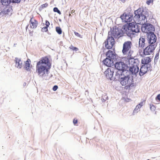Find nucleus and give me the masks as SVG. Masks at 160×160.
Segmentation results:
<instances>
[{"instance_id": "39", "label": "nucleus", "mask_w": 160, "mask_h": 160, "mask_svg": "<svg viewBox=\"0 0 160 160\" xmlns=\"http://www.w3.org/2000/svg\"><path fill=\"white\" fill-rule=\"evenodd\" d=\"M58 88V87L57 85H54L52 88V90L53 91H56L57 90Z\"/></svg>"}, {"instance_id": "11", "label": "nucleus", "mask_w": 160, "mask_h": 160, "mask_svg": "<svg viewBox=\"0 0 160 160\" xmlns=\"http://www.w3.org/2000/svg\"><path fill=\"white\" fill-rule=\"evenodd\" d=\"M147 37L148 44H155V43L156 42L157 37L154 32L147 34Z\"/></svg>"}, {"instance_id": "37", "label": "nucleus", "mask_w": 160, "mask_h": 160, "mask_svg": "<svg viewBox=\"0 0 160 160\" xmlns=\"http://www.w3.org/2000/svg\"><path fill=\"white\" fill-rule=\"evenodd\" d=\"M153 1V0H148L146 2V3L149 5L151 3H152Z\"/></svg>"}, {"instance_id": "6", "label": "nucleus", "mask_w": 160, "mask_h": 160, "mask_svg": "<svg viewBox=\"0 0 160 160\" xmlns=\"http://www.w3.org/2000/svg\"><path fill=\"white\" fill-rule=\"evenodd\" d=\"M128 66V69H127L125 72L129 76L133 77L132 75H135L136 76L137 73L139 71V68L138 66H137L135 65H130Z\"/></svg>"}, {"instance_id": "16", "label": "nucleus", "mask_w": 160, "mask_h": 160, "mask_svg": "<svg viewBox=\"0 0 160 160\" xmlns=\"http://www.w3.org/2000/svg\"><path fill=\"white\" fill-rule=\"evenodd\" d=\"M102 62L105 65L108 67H111L114 65V61L112 60L107 58L103 60Z\"/></svg>"}, {"instance_id": "17", "label": "nucleus", "mask_w": 160, "mask_h": 160, "mask_svg": "<svg viewBox=\"0 0 160 160\" xmlns=\"http://www.w3.org/2000/svg\"><path fill=\"white\" fill-rule=\"evenodd\" d=\"M145 41L146 40L144 37L143 36L141 37L139 39V47L141 48H143L145 46H146L148 45L146 43H145Z\"/></svg>"}, {"instance_id": "8", "label": "nucleus", "mask_w": 160, "mask_h": 160, "mask_svg": "<svg viewBox=\"0 0 160 160\" xmlns=\"http://www.w3.org/2000/svg\"><path fill=\"white\" fill-rule=\"evenodd\" d=\"M123 31L122 27L121 29H119L118 28L115 27L113 28L111 32V33L115 38H119L122 36L124 34H126V33Z\"/></svg>"}, {"instance_id": "38", "label": "nucleus", "mask_w": 160, "mask_h": 160, "mask_svg": "<svg viewBox=\"0 0 160 160\" xmlns=\"http://www.w3.org/2000/svg\"><path fill=\"white\" fill-rule=\"evenodd\" d=\"M159 52L158 53H157L155 56V58H154V61H156V60H158L159 58Z\"/></svg>"}, {"instance_id": "31", "label": "nucleus", "mask_w": 160, "mask_h": 160, "mask_svg": "<svg viewBox=\"0 0 160 160\" xmlns=\"http://www.w3.org/2000/svg\"><path fill=\"white\" fill-rule=\"evenodd\" d=\"M53 11L54 12H57L59 14H61V12L57 7H55L53 9Z\"/></svg>"}, {"instance_id": "36", "label": "nucleus", "mask_w": 160, "mask_h": 160, "mask_svg": "<svg viewBox=\"0 0 160 160\" xmlns=\"http://www.w3.org/2000/svg\"><path fill=\"white\" fill-rule=\"evenodd\" d=\"M48 6V4L47 3H45L44 4H42L41 6V7L42 9H43L47 7Z\"/></svg>"}, {"instance_id": "5", "label": "nucleus", "mask_w": 160, "mask_h": 160, "mask_svg": "<svg viewBox=\"0 0 160 160\" xmlns=\"http://www.w3.org/2000/svg\"><path fill=\"white\" fill-rule=\"evenodd\" d=\"M50 66L47 67L43 65H40L37 63L36 71L38 72L39 77H42L46 73L48 74L49 70L50 68Z\"/></svg>"}, {"instance_id": "32", "label": "nucleus", "mask_w": 160, "mask_h": 160, "mask_svg": "<svg viewBox=\"0 0 160 160\" xmlns=\"http://www.w3.org/2000/svg\"><path fill=\"white\" fill-rule=\"evenodd\" d=\"M21 0H10V2L12 3H20Z\"/></svg>"}, {"instance_id": "10", "label": "nucleus", "mask_w": 160, "mask_h": 160, "mask_svg": "<svg viewBox=\"0 0 160 160\" xmlns=\"http://www.w3.org/2000/svg\"><path fill=\"white\" fill-rule=\"evenodd\" d=\"M114 42L113 38L112 36H110L108 35L107 39L104 42L106 48L108 49L112 48L114 44Z\"/></svg>"}, {"instance_id": "1", "label": "nucleus", "mask_w": 160, "mask_h": 160, "mask_svg": "<svg viewBox=\"0 0 160 160\" xmlns=\"http://www.w3.org/2000/svg\"><path fill=\"white\" fill-rule=\"evenodd\" d=\"M134 18L137 19L140 23H142L141 27L142 32L149 33L155 31V28L151 24L147 22V17L149 16L148 11L146 9L139 8L134 12Z\"/></svg>"}, {"instance_id": "49", "label": "nucleus", "mask_w": 160, "mask_h": 160, "mask_svg": "<svg viewBox=\"0 0 160 160\" xmlns=\"http://www.w3.org/2000/svg\"><path fill=\"white\" fill-rule=\"evenodd\" d=\"M16 44H14V45H13V47H16Z\"/></svg>"}, {"instance_id": "21", "label": "nucleus", "mask_w": 160, "mask_h": 160, "mask_svg": "<svg viewBox=\"0 0 160 160\" xmlns=\"http://www.w3.org/2000/svg\"><path fill=\"white\" fill-rule=\"evenodd\" d=\"M151 58L149 57H145L141 60V63L142 64L146 65L151 61Z\"/></svg>"}, {"instance_id": "43", "label": "nucleus", "mask_w": 160, "mask_h": 160, "mask_svg": "<svg viewBox=\"0 0 160 160\" xmlns=\"http://www.w3.org/2000/svg\"><path fill=\"white\" fill-rule=\"evenodd\" d=\"M73 124L75 125L78 122V120L77 119H74L73 120Z\"/></svg>"}, {"instance_id": "28", "label": "nucleus", "mask_w": 160, "mask_h": 160, "mask_svg": "<svg viewBox=\"0 0 160 160\" xmlns=\"http://www.w3.org/2000/svg\"><path fill=\"white\" fill-rule=\"evenodd\" d=\"M133 52L131 50L129 51L128 52L127 55V57L129 59H131L132 58L131 56V55Z\"/></svg>"}, {"instance_id": "47", "label": "nucleus", "mask_w": 160, "mask_h": 160, "mask_svg": "<svg viewBox=\"0 0 160 160\" xmlns=\"http://www.w3.org/2000/svg\"><path fill=\"white\" fill-rule=\"evenodd\" d=\"M26 84V83L25 82L24 83H23V86H25Z\"/></svg>"}, {"instance_id": "40", "label": "nucleus", "mask_w": 160, "mask_h": 160, "mask_svg": "<svg viewBox=\"0 0 160 160\" xmlns=\"http://www.w3.org/2000/svg\"><path fill=\"white\" fill-rule=\"evenodd\" d=\"M156 100H158L160 101V94H158L155 98Z\"/></svg>"}, {"instance_id": "9", "label": "nucleus", "mask_w": 160, "mask_h": 160, "mask_svg": "<svg viewBox=\"0 0 160 160\" xmlns=\"http://www.w3.org/2000/svg\"><path fill=\"white\" fill-rule=\"evenodd\" d=\"M115 72L114 68H108L104 72V74L108 79L110 80H115V76H113L114 73Z\"/></svg>"}, {"instance_id": "22", "label": "nucleus", "mask_w": 160, "mask_h": 160, "mask_svg": "<svg viewBox=\"0 0 160 160\" xmlns=\"http://www.w3.org/2000/svg\"><path fill=\"white\" fill-rule=\"evenodd\" d=\"M30 62L31 61L29 59H28L25 62V64L24 68H25L27 71H29L31 70L30 68Z\"/></svg>"}, {"instance_id": "48", "label": "nucleus", "mask_w": 160, "mask_h": 160, "mask_svg": "<svg viewBox=\"0 0 160 160\" xmlns=\"http://www.w3.org/2000/svg\"><path fill=\"white\" fill-rule=\"evenodd\" d=\"M69 17H72V15L70 13L69 14Z\"/></svg>"}, {"instance_id": "2", "label": "nucleus", "mask_w": 160, "mask_h": 160, "mask_svg": "<svg viewBox=\"0 0 160 160\" xmlns=\"http://www.w3.org/2000/svg\"><path fill=\"white\" fill-rule=\"evenodd\" d=\"M115 80L118 81L122 86H125V89H130L134 86L132 77H131L126 72L115 75Z\"/></svg>"}, {"instance_id": "13", "label": "nucleus", "mask_w": 160, "mask_h": 160, "mask_svg": "<svg viewBox=\"0 0 160 160\" xmlns=\"http://www.w3.org/2000/svg\"><path fill=\"white\" fill-rule=\"evenodd\" d=\"M132 42L130 41L125 42L123 44L122 52L125 55L126 54L127 52L129 50L132 46Z\"/></svg>"}, {"instance_id": "52", "label": "nucleus", "mask_w": 160, "mask_h": 160, "mask_svg": "<svg viewBox=\"0 0 160 160\" xmlns=\"http://www.w3.org/2000/svg\"><path fill=\"white\" fill-rule=\"evenodd\" d=\"M59 21H61V19H59Z\"/></svg>"}, {"instance_id": "25", "label": "nucleus", "mask_w": 160, "mask_h": 160, "mask_svg": "<svg viewBox=\"0 0 160 160\" xmlns=\"http://www.w3.org/2000/svg\"><path fill=\"white\" fill-rule=\"evenodd\" d=\"M12 10V8L11 7H7L5 8L3 10L4 15L8 14V13L10 12Z\"/></svg>"}, {"instance_id": "14", "label": "nucleus", "mask_w": 160, "mask_h": 160, "mask_svg": "<svg viewBox=\"0 0 160 160\" xmlns=\"http://www.w3.org/2000/svg\"><path fill=\"white\" fill-rule=\"evenodd\" d=\"M106 58L111 59L113 61H115L117 56V54L114 51L110 50H108L106 52Z\"/></svg>"}, {"instance_id": "41", "label": "nucleus", "mask_w": 160, "mask_h": 160, "mask_svg": "<svg viewBox=\"0 0 160 160\" xmlns=\"http://www.w3.org/2000/svg\"><path fill=\"white\" fill-rule=\"evenodd\" d=\"M45 25L48 27L50 25V23L48 20H46L45 21Z\"/></svg>"}, {"instance_id": "51", "label": "nucleus", "mask_w": 160, "mask_h": 160, "mask_svg": "<svg viewBox=\"0 0 160 160\" xmlns=\"http://www.w3.org/2000/svg\"><path fill=\"white\" fill-rule=\"evenodd\" d=\"M28 25L26 27V29H27V28H28Z\"/></svg>"}, {"instance_id": "44", "label": "nucleus", "mask_w": 160, "mask_h": 160, "mask_svg": "<svg viewBox=\"0 0 160 160\" xmlns=\"http://www.w3.org/2000/svg\"><path fill=\"white\" fill-rule=\"evenodd\" d=\"M4 15V13L3 12V11H2L1 12H0V17H2Z\"/></svg>"}, {"instance_id": "24", "label": "nucleus", "mask_w": 160, "mask_h": 160, "mask_svg": "<svg viewBox=\"0 0 160 160\" xmlns=\"http://www.w3.org/2000/svg\"><path fill=\"white\" fill-rule=\"evenodd\" d=\"M142 105H141V104H139L135 108L133 112V114L135 115L137 113V112L139 111L140 108L141 107Z\"/></svg>"}, {"instance_id": "42", "label": "nucleus", "mask_w": 160, "mask_h": 160, "mask_svg": "<svg viewBox=\"0 0 160 160\" xmlns=\"http://www.w3.org/2000/svg\"><path fill=\"white\" fill-rule=\"evenodd\" d=\"M74 33L75 35L78 37H80L81 36V35L77 32H74Z\"/></svg>"}, {"instance_id": "18", "label": "nucleus", "mask_w": 160, "mask_h": 160, "mask_svg": "<svg viewBox=\"0 0 160 160\" xmlns=\"http://www.w3.org/2000/svg\"><path fill=\"white\" fill-rule=\"evenodd\" d=\"M145 65L143 64L141 67L139 72V75L141 76L144 75L147 72L149 71L146 68Z\"/></svg>"}, {"instance_id": "26", "label": "nucleus", "mask_w": 160, "mask_h": 160, "mask_svg": "<svg viewBox=\"0 0 160 160\" xmlns=\"http://www.w3.org/2000/svg\"><path fill=\"white\" fill-rule=\"evenodd\" d=\"M131 59H132L131 62H133V63L131 64V65H136L137 66H138L139 62L138 59H134L132 58Z\"/></svg>"}, {"instance_id": "23", "label": "nucleus", "mask_w": 160, "mask_h": 160, "mask_svg": "<svg viewBox=\"0 0 160 160\" xmlns=\"http://www.w3.org/2000/svg\"><path fill=\"white\" fill-rule=\"evenodd\" d=\"M1 3L3 6H8L11 3L10 0H1Z\"/></svg>"}, {"instance_id": "4", "label": "nucleus", "mask_w": 160, "mask_h": 160, "mask_svg": "<svg viewBox=\"0 0 160 160\" xmlns=\"http://www.w3.org/2000/svg\"><path fill=\"white\" fill-rule=\"evenodd\" d=\"M114 65L115 68V74L125 73L127 69H128V65L122 61L116 62L115 63H114Z\"/></svg>"}, {"instance_id": "45", "label": "nucleus", "mask_w": 160, "mask_h": 160, "mask_svg": "<svg viewBox=\"0 0 160 160\" xmlns=\"http://www.w3.org/2000/svg\"><path fill=\"white\" fill-rule=\"evenodd\" d=\"M75 12V10H73L71 11V13H73L74 12Z\"/></svg>"}, {"instance_id": "46", "label": "nucleus", "mask_w": 160, "mask_h": 160, "mask_svg": "<svg viewBox=\"0 0 160 160\" xmlns=\"http://www.w3.org/2000/svg\"><path fill=\"white\" fill-rule=\"evenodd\" d=\"M157 60H156V61L154 60V63L155 64L157 62Z\"/></svg>"}, {"instance_id": "7", "label": "nucleus", "mask_w": 160, "mask_h": 160, "mask_svg": "<svg viewBox=\"0 0 160 160\" xmlns=\"http://www.w3.org/2000/svg\"><path fill=\"white\" fill-rule=\"evenodd\" d=\"M157 46L156 44H148L143 49V54L144 55H149L153 54L154 51Z\"/></svg>"}, {"instance_id": "33", "label": "nucleus", "mask_w": 160, "mask_h": 160, "mask_svg": "<svg viewBox=\"0 0 160 160\" xmlns=\"http://www.w3.org/2000/svg\"><path fill=\"white\" fill-rule=\"evenodd\" d=\"M70 48L73 51H77L78 50V48H77V47H74L72 46H71L70 47Z\"/></svg>"}, {"instance_id": "30", "label": "nucleus", "mask_w": 160, "mask_h": 160, "mask_svg": "<svg viewBox=\"0 0 160 160\" xmlns=\"http://www.w3.org/2000/svg\"><path fill=\"white\" fill-rule=\"evenodd\" d=\"M108 99V97L107 95L102 96L101 98V100L102 102H104L106 100Z\"/></svg>"}, {"instance_id": "27", "label": "nucleus", "mask_w": 160, "mask_h": 160, "mask_svg": "<svg viewBox=\"0 0 160 160\" xmlns=\"http://www.w3.org/2000/svg\"><path fill=\"white\" fill-rule=\"evenodd\" d=\"M56 30L57 33L60 35L62 33V30L61 28L59 27H56Z\"/></svg>"}, {"instance_id": "29", "label": "nucleus", "mask_w": 160, "mask_h": 160, "mask_svg": "<svg viewBox=\"0 0 160 160\" xmlns=\"http://www.w3.org/2000/svg\"><path fill=\"white\" fill-rule=\"evenodd\" d=\"M145 66L149 71H151L152 70V68L151 64H149V63L145 65Z\"/></svg>"}, {"instance_id": "15", "label": "nucleus", "mask_w": 160, "mask_h": 160, "mask_svg": "<svg viewBox=\"0 0 160 160\" xmlns=\"http://www.w3.org/2000/svg\"><path fill=\"white\" fill-rule=\"evenodd\" d=\"M37 63L40 65L44 64L47 67L50 65V68L51 67V64L50 63L48 58L47 57L42 58L40 61L37 62Z\"/></svg>"}, {"instance_id": "3", "label": "nucleus", "mask_w": 160, "mask_h": 160, "mask_svg": "<svg viewBox=\"0 0 160 160\" xmlns=\"http://www.w3.org/2000/svg\"><path fill=\"white\" fill-rule=\"evenodd\" d=\"M140 26L136 22H132L127 23L122 27V30L127 36L131 37L135 33L140 32Z\"/></svg>"}, {"instance_id": "12", "label": "nucleus", "mask_w": 160, "mask_h": 160, "mask_svg": "<svg viewBox=\"0 0 160 160\" xmlns=\"http://www.w3.org/2000/svg\"><path fill=\"white\" fill-rule=\"evenodd\" d=\"M120 18L122 22H130L132 20L133 15H131L130 13L127 14L126 12H124L121 16Z\"/></svg>"}, {"instance_id": "34", "label": "nucleus", "mask_w": 160, "mask_h": 160, "mask_svg": "<svg viewBox=\"0 0 160 160\" xmlns=\"http://www.w3.org/2000/svg\"><path fill=\"white\" fill-rule=\"evenodd\" d=\"M48 27L47 26L44 27L42 28V31L43 32H46L48 31Z\"/></svg>"}, {"instance_id": "50", "label": "nucleus", "mask_w": 160, "mask_h": 160, "mask_svg": "<svg viewBox=\"0 0 160 160\" xmlns=\"http://www.w3.org/2000/svg\"><path fill=\"white\" fill-rule=\"evenodd\" d=\"M142 103H142L141 102L140 104H141V105H142Z\"/></svg>"}, {"instance_id": "19", "label": "nucleus", "mask_w": 160, "mask_h": 160, "mask_svg": "<svg viewBox=\"0 0 160 160\" xmlns=\"http://www.w3.org/2000/svg\"><path fill=\"white\" fill-rule=\"evenodd\" d=\"M14 61L16 63L15 67L19 68H22V64L21 58H15Z\"/></svg>"}, {"instance_id": "20", "label": "nucleus", "mask_w": 160, "mask_h": 160, "mask_svg": "<svg viewBox=\"0 0 160 160\" xmlns=\"http://www.w3.org/2000/svg\"><path fill=\"white\" fill-rule=\"evenodd\" d=\"M29 22L31 27L33 29L35 28L38 24V21L36 20L33 19L32 18H31Z\"/></svg>"}, {"instance_id": "35", "label": "nucleus", "mask_w": 160, "mask_h": 160, "mask_svg": "<svg viewBox=\"0 0 160 160\" xmlns=\"http://www.w3.org/2000/svg\"><path fill=\"white\" fill-rule=\"evenodd\" d=\"M150 108L151 110L152 111H154L155 110V107L153 105L150 104Z\"/></svg>"}]
</instances>
